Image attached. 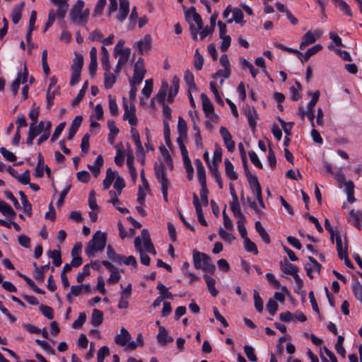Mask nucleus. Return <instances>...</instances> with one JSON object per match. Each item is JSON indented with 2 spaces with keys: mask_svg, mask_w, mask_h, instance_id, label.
Here are the masks:
<instances>
[{
  "mask_svg": "<svg viewBox=\"0 0 362 362\" xmlns=\"http://www.w3.org/2000/svg\"><path fill=\"white\" fill-rule=\"evenodd\" d=\"M179 83L180 79L177 76H175L172 80V86L173 88L169 91L168 95V102L171 103L174 100L175 96L177 94L179 91Z\"/></svg>",
  "mask_w": 362,
  "mask_h": 362,
  "instance_id": "obj_17",
  "label": "nucleus"
},
{
  "mask_svg": "<svg viewBox=\"0 0 362 362\" xmlns=\"http://www.w3.org/2000/svg\"><path fill=\"white\" fill-rule=\"evenodd\" d=\"M250 187L252 188L253 193L258 201L260 209L257 206L255 202H250V208H252L259 216H261L263 214L262 209L265 208V204L262 199V189L259 183L258 182L257 178L256 176H252L251 175Z\"/></svg>",
  "mask_w": 362,
  "mask_h": 362,
  "instance_id": "obj_3",
  "label": "nucleus"
},
{
  "mask_svg": "<svg viewBox=\"0 0 362 362\" xmlns=\"http://www.w3.org/2000/svg\"><path fill=\"white\" fill-rule=\"evenodd\" d=\"M130 339L131 335L129 332L124 327H122L120 330V334L116 335L115 341L117 344L124 346L126 345L128 346Z\"/></svg>",
  "mask_w": 362,
  "mask_h": 362,
  "instance_id": "obj_11",
  "label": "nucleus"
},
{
  "mask_svg": "<svg viewBox=\"0 0 362 362\" xmlns=\"http://www.w3.org/2000/svg\"><path fill=\"white\" fill-rule=\"evenodd\" d=\"M322 49L320 45H315L313 47L309 48L305 53L296 51V54L299 59L303 63L308 61V59L320 50Z\"/></svg>",
  "mask_w": 362,
  "mask_h": 362,
  "instance_id": "obj_9",
  "label": "nucleus"
},
{
  "mask_svg": "<svg viewBox=\"0 0 362 362\" xmlns=\"http://www.w3.org/2000/svg\"><path fill=\"white\" fill-rule=\"evenodd\" d=\"M229 205L235 217L243 216L237 194L233 195V200L229 203Z\"/></svg>",
  "mask_w": 362,
  "mask_h": 362,
  "instance_id": "obj_24",
  "label": "nucleus"
},
{
  "mask_svg": "<svg viewBox=\"0 0 362 362\" xmlns=\"http://www.w3.org/2000/svg\"><path fill=\"white\" fill-rule=\"evenodd\" d=\"M153 90V80H146L145 86L142 89V94L146 98H149Z\"/></svg>",
  "mask_w": 362,
  "mask_h": 362,
  "instance_id": "obj_54",
  "label": "nucleus"
},
{
  "mask_svg": "<svg viewBox=\"0 0 362 362\" xmlns=\"http://www.w3.org/2000/svg\"><path fill=\"white\" fill-rule=\"evenodd\" d=\"M151 37L150 35H146L144 39L139 40L137 43L138 51L142 54L144 52L151 49Z\"/></svg>",
  "mask_w": 362,
  "mask_h": 362,
  "instance_id": "obj_13",
  "label": "nucleus"
},
{
  "mask_svg": "<svg viewBox=\"0 0 362 362\" xmlns=\"http://www.w3.org/2000/svg\"><path fill=\"white\" fill-rule=\"evenodd\" d=\"M76 177L79 182L87 183L90 180V174L86 170L79 171L76 174Z\"/></svg>",
  "mask_w": 362,
  "mask_h": 362,
  "instance_id": "obj_61",
  "label": "nucleus"
},
{
  "mask_svg": "<svg viewBox=\"0 0 362 362\" xmlns=\"http://www.w3.org/2000/svg\"><path fill=\"white\" fill-rule=\"evenodd\" d=\"M42 65L45 74L46 76L49 74L50 70L47 64V51L44 49L42 53Z\"/></svg>",
  "mask_w": 362,
  "mask_h": 362,
  "instance_id": "obj_55",
  "label": "nucleus"
},
{
  "mask_svg": "<svg viewBox=\"0 0 362 362\" xmlns=\"http://www.w3.org/2000/svg\"><path fill=\"white\" fill-rule=\"evenodd\" d=\"M255 230L265 243L269 244L270 243V237L269 234L259 221L255 222Z\"/></svg>",
  "mask_w": 362,
  "mask_h": 362,
  "instance_id": "obj_29",
  "label": "nucleus"
},
{
  "mask_svg": "<svg viewBox=\"0 0 362 362\" xmlns=\"http://www.w3.org/2000/svg\"><path fill=\"white\" fill-rule=\"evenodd\" d=\"M115 178V173L112 171V170L110 168H107V171H106V177L103 182V185L104 189L106 190V189H109V187L112 185V182L114 181Z\"/></svg>",
  "mask_w": 362,
  "mask_h": 362,
  "instance_id": "obj_31",
  "label": "nucleus"
},
{
  "mask_svg": "<svg viewBox=\"0 0 362 362\" xmlns=\"http://www.w3.org/2000/svg\"><path fill=\"white\" fill-rule=\"evenodd\" d=\"M107 255L110 260L118 264L122 262L123 258L122 255L116 253L113 247L110 245L107 247Z\"/></svg>",
  "mask_w": 362,
  "mask_h": 362,
  "instance_id": "obj_30",
  "label": "nucleus"
},
{
  "mask_svg": "<svg viewBox=\"0 0 362 362\" xmlns=\"http://www.w3.org/2000/svg\"><path fill=\"white\" fill-rule=\"evenodd\" d=\"M192 13V14L193 20L197 25L198 29H202L203 21H202V17L198 13H197L196 8L194 6H191L188 10H186L185 11V16L186 21L190 23V21H189V18H190L189 13Z\"/></svg>",
  "mask_w": 362,
  "mask_h": 362,
  "instance_id": "obj_10",
  "label": "nucleus"
},
{
  "mask_svg": "<svg viewBox=\"0 0 362 362\" xmlns=\"http://www.w3.org/2000/svg\"><path fill=\"white\" fill-rule=\"evenodd\" d=\"M125 187V182L124 179L120 177L117 176L116 178V180L114 183V187L117 191L118 194H120L122 192V190Z\"/></svg>",
  "mask_w": 362,
  "mask_h": 362,
  "instance_id": "obj_63",
  "label": "nucleus"
},
{
  "mask_svg": "<svg viewBox=\"0 0 362 362\" xmlns=\"http://www.w3.org/2000/svg\"><path fill=\"white\" fill-rule=\"evenodd\" d=\"M266 308L270 315H274L278 310V304L276 301L273 298H269Z\"/></svg>",
  "mask_w": 362,
  "mask_h": 362,
  "instance_id": "obj_50",
  "label": "nucleus"
},
{
  "mask_svg": "<svg viewBox=\"0 0 362 362\" xmlns=\"http://www.w3.org/2000/svg\"><path fill=\"white\" fill-rule=\"evenodd\" d=\"M184 80L186 83L189 86V90H197V85L194 83V75L189 70H186L185 72Z\"/></svg>",
  "mask_w": 362,
  "mask_h": 362,
  "instance_id": "obj_36",
  "label": "nucleus"
},
{
  "mask_svg": "<svg viewBox=\"0 0 362 362\" xmlns=\"http://www.w3.org/2000/svg\"><path fill=\"white\" fill-rule=\"evenodd\" d=\"M48 256L49 258L52 259L53 264L55 267H59L62 264V260L60 251L57 250H49L48 252Z\"/></svg>",
  "mask_w": 362,
  "mask_h": 362,
  "instance_id": "obj_35",
  "label": "nucleus"
},
{
  "mask_svg": "<svg viewBox=\"0 0 362 362\" xmlns=\"http://www.w3.org/2000/svg\"><path fill=\"white\" fill-rule=\"evenodd\" d=\"M254 305L255 309L259 313H262L263 311V301L256 290L254 291Z\"/></svg>",
  "mask_w": 362,
  "mask_h": 362,
  "instance_id": "obj_44",
  "label": "nucleus"
},
{
  "mask_svg": "<svg viewBox=\"0 0 362 362\" xmlns=\"http://www.w3.org/2000/svg\"><path fill=\"white\" fill-rule=\"evenodd\" d=\"M144 341H143V335L142 333L139 332L136 337V341H130L128 344V349L131 350H135L138 346H143Z\"/></svg>",
  "mask_w": 362,
  "mask_h": 362,
  "instance_id": "obj_45",
  "label": "nucleus"
},
{
  "mask_svg": "<svg viewBox=\"0 0 362 362\" xmlns=\"http://www.w3.org/2000/svg\"><path fill=\"white\" fill-rule=\"evenodd\" d=\"M40 310L42 315L49 320H52L54 318L53 309L51 307L45 305H41L40 306Z\"/></svg>",
  "mask_w": 362,
  "mask_h": 362,
  "instance_id": "obj_52",
  "label": "nucleus"
},
{
  "mask_svg": "<svg viewBox=\"0 0 362 362\" xmlns=\"http://www.w3.org/2000/svg\"><path fill=\"white\" fill-rule=\"evenodd\" d=\"M156 288L159 291L160 297L164 298H169L173 299V294L168 291V288L163 285V284L160 283L158 284Z\"/></svg>",
  "mask_w": 362,
  "mask_h": 362,
  "instance_id": "obj_40",
  "label": "nucleus"
},
{
  "mask_svg": "<svg viewBox=\"0 0 362 362\" xmlns=\"http://www.w3.org/2000/svg\"><path fill=\"white\" fill-rule=\"evenodd\" d=\"M108 102L110 114L112 116H117L119 113V111L116 100L111 95H109Z\"/></svg>",
  "mask_w": 362,
  "mask_h": 362,
  "instance_id": "obj_43",
  "label": "nucleus"
},
{
  "mask_svg": "<svg viewBox=\"0 0 362 362\" xmlns=\"http://www.w3.org/2000/svg\"><path fill=\"white\" fill-rule=\"evenodd\" d=\"M350 219L349 221L353 223H358L362 221V211L359 210L352 209L349 212Z\"/></svg>",
  "mask_w": 362,
  "mask_h": 362,
  "instance_id": "obj_46",
  "label": "nucleus"
},
{
  "mask_svg": "<svg viewBox=\"0 0 362 362\" xmlns=\"http://www.w3.org/2000/svg\"><path fill=\"white\" fill-rule=\"evenodd\" d=\"M158 341L161 345H166L169 342H172L173 341V338L172 337L168 336V332L165 328L163 326L159 327V332L157 335Z\"/></svg>",
  "mask_w": 362,
  "mask_h": 362,
  "instance_id": "obj_16",
  "label": "nucleus"
},
{
  "mask_svg": "<svg viewBox=\"0 0 362 362\" xmlns=\"http://www.w3.org/2000/svg\"><path fill=\"white\" fill-rule=\"evenodd\" d=\"M90 265L89 264H86L83 267V272H78L77 276H76V281L78 283H81L83 281L84 278L86 276H88L90 274Z\"/></svg>",
  "mask_w": 362,
  "mask_h": 362,
  "instance_id": "obj_58",
  "label": "nucleus"
},
{
  "mask_svg": "<svg viewBox=\"0 0 362 362\" xmlns=\"http://www.w3.org/2000/svg\"><path fill=\"white\" fill-rule=\"evenodd\" d=\"M163 127H164V139L166 143V145L168 148H171L173 146V144L170 141V130L168 121H163Z\"/></svg>",
  "mask_w": 362,
  "mask_h": 362,
  "instance_id": "obj_42",
  "label": "nucleus"
},
{
  "mask_svg": "<svg viewBox=\"0 0 362 362\" xmlns=\"http://www.w3.org/2000/svg\"><path fill=\"white\" fill-rule=\"evenodd\" d=\"M301 89V85L298 81H296L295 86L291 87V98L293 101H296L300 98L299 90Z\"/></svg>",
  "mask_w": 362,
  "mask_h": 362,
  "instance_id": "obj_39",
  "label": "nucleus"
},
{
  "mask_svg": "<svg viewBox=\"0 0 362 362\" xmlns=\"http://www.w3.org/2000/svg\"><path fill=\"white\" fill-rule=\"evenodd\" d=\"M154 170L156 179L160 183L161 186L168 185L169 180L167 177L164 165L163 163H155Z\"/></svg>",
  "mask_w": 362,
  "mask_h": 362,
  "instance_id": "obj_7",
  "label": "nucleus"
},
{
  "mask_svg": "<svg viewBox=\"0 0 362 362\" xmlns=\"http://www.w3.org/2000/svg\"><path fill=\"white\" fill-rule=\"evenodd\" d=\"M316 41V37L314 33L311 31H308L302 37L301 42L300 44V49H304L307 46L314 43Z\"/></svg>",
  "mask_w": 362,
  "mask_h": 362,
  "instance_id": "obj_20",
  "label": "nucleus"
},
{
  "mask_svg": "<svg viewBox=\"0 0 362 362\" xmlns=\"http://www.w3.org/2000/svg\"><path fill=\"white\" fill-rule=\"evenodd\" d=\"M103 158L102 155H99L96 158L94 165H88V169L91 171L95 177H97L99 175L100 173V168L103 165Z\"/></svg>",
  "mask_w": 362,
  "mask_h": 362,
  "instance_id": "obj_14",
  "label": "nucleus"
},
{
  "mask_svg": "<svg viewBox=\"0 0 362 362\" xmlns=\"http://www.w3.org/2000/svg\"><path fill=\"white\" fill-rule=\"evenodd\" d=\"M0 153L2 154L3 157L8 161H15L16 160V156L11 151L7 150L5 147L0 148Z\"/></svg>",
  "mask_w": 362,
  "mask_h": 362,
  "instance_id": "obj_56",
  "label": "nucleus"
},
{
  "mask_svg": "<svg viewBox=\"0 0 362 362\" xmlns=\"http://www.w3.org/2000/svg\"><path fill=\"white\" fill-rule=\"evenodd\" d=\"M177 132L179 134H182V136H185V134H187V123L181 116H180L178 118Z\"/></svg>",
  "mask_w": 362,
  "mask_h": 362,
  "instance_id": "obj_49",
  "label": "nucleus"
},
{
  "mask_svg": "<svg viewBox=\"0 0 362 362\" xmlns=\"http://www.w3.org/2000/svg\"><path fill=\"white\" fill-rule=\"evenodd\" d=\"M195 60H194V67L195 69H197V70H201L202 69V66H203V64H204V57H202V55H201L198 51V49H197L195 51Z\"/></svg>",
  "mask_w": 362,
  "mask_h": 362,
  "instance_id": "obj_59",
  "label": "nucleus"
},
{
  "mask_svg": "<svg viewBox=\"0 0 362 362\" xmlns=\"http://www.w3.org/2000/svg\"><path fill=\"white\" fill-rule=\"evenodd\" d=\"M44 126L45 124L42 121H40L37 125H36V123H30L29 132L37 136L42 132Z\"/></svg>",
  "mask_w": 362,
  "mask_h": 362,
  "instance_id": "obj_38",
  "label": "nucleus"
},
{
  "mask_svg": "<svg viewBox=\"0 0 362 362\" xmlns=\"http://www.w3.org/2000/svg\"><path fill=\"white\" fill-rule=\"evenodd\" d=\"M237 227L238 230L241 235V237L244 239V247L245 249L249 252V238L247 237V229L245 226V222L246 221L245 217L240 216L237 217Z\"/></svg>",
  "mask_w": 362,
  "mask_h": 362,
  "instance_id": "obj_5",
  "label": "nucleus"
},
{
  "mask_svg": "<svg viewBox=\"0 0 362 362\" xmlns=\"http://www.w3.org/2000/svg\"><path fill=\"white\" fill-rule=\"evenodd\" d=\"M193 263L197 269H202L204 272L214 274L216 271L215 265L211 262V257L197 250H193Z\"/></svg>",
  "mask_w": 362,
  "mask_h": 362,
  "instance_id": "obj_2",
  "label": "nucleus"
},
{
  "mask_svg": "<svg viewBox=\"0 0 362 362\" xmlns=\"http://www.w3.org/2000/svg\"><path fill=\"white\" fill-rule=\"evenodd\" d=\"M83 66V57L81 54L75 53V58L73 59L71 66V71H81Z\"/></svg>",
  "mask_w": 362,
  "mask_h": 362,
  "instance_id": "obj_25",
  "label": "nucleus"
},
{
  "mask_svg": "<svg viewBox=\"0 0 362 362\" xmlns=\"http://www.w3.org/2000/svg\"><path fill=\"white\" fill-rule=\"evenodd\" d=\"M168 88L169 86L168 83L165 81H162L161 86L156 96V98L161 105H164V103H165V100Z\"/></svg>",
  "mask_w": 362,
  "mask_h": 362,
  "instance_id": "obj_19",
  "label": "nucleus"
},
{
  "mask_svg": "<svg viewBox=\"0 0 362 362\" xmlns=\"http://www.w3.org/2000/svg\"><path fill=\"white\" fill-rule=\"evenodd\" d=\"M129 11V0H119V11L117 18L119 21H124Z\"/></svg>",
  "mask_w": 362,
  "mask_h": 362,
  "instance_id": "obj_12",
  "label": "nucleus"
},
{
  "mask_svg": "<svg viewBox=\"0 0 362 362\" xmlns=\"http://www.w3.org/2000/svg\"><path fill=\"white\" fill-rule=\"evenodd\" d=\"M203 277L206 283L209 291L210 292L211 295L213 297H216L218 295V291L215 288V284H216L215 279L212 278L211 276H210L207 274H204Z\"/></svg>",
  "mask_w": 362,
  "mask_h": 362,
  "instance_id": "obj_22",
  "label": "nucleus"
},
{
  "mask_svg": "<svg viewBox=\"0 0 362 362\" xmlns=\"http://www.w3.org/2000/svg\"><path fill=\"white\" fill-rule=\"evenodd\" d=\"M201 100L202 103L203 111L206 117L213 119V117H216L214 112V107L209 98L205 93L201 94Z\"/></svg>",
  "mask_w": 362,
  "mask_h": 362,
  "instance_id": "obj_4",
  "label": "nucleus"
},
{
  "mask_svg": "<svg viewBox=\"0 0 362 362\" xmlns=\"http://www.w3.org/2000/svg\"><path fill=\"white\" fill-rule=\"evenodd\" d=\"M146 72L145 68L134 67V76L132 78L129 79V82L137 85L140 84L145 76Z\"/></svg>",
  "mask_w": 362,
  "mask_h": 362,
  "instance_id": "obj_15",
  "label": "nucleus"
},
{
  "mask_svg": "<svg viewBox=\"0 0 362 362\" xmlns=\"http://www.w3.org/2000/svg\"><path fill=\"white\" fill-rule=\"evenodd\" d=\"M159 150L162 154V156L164 159V160L166 162L168 166L169 167L170 169H173V159L171 158V156L170 154V153L168 152V151L167 150V148L163 146V145H161L160 147H159Z\"/></svg>",
  "mask_w": 362,
  "mask_h": 362,
  "instance_id": "obj_34",
  "label": "nucleus"
},
{
  "mask_svg": "<svg viewBox=\"0 0 362 362\" xmlns=\"http://www.w3.org/2000/svg\"><path fill=\"white\" fill-rule=\"evenodd\" d=\"M281 266L283 272L286 274L293 276L298 272V268L296 265L288 262L287 260H285L284 264L281 262Z\"/></svg>",
  "mask_w": 362,
  "mask_h": 362,
  "instance_id": "obj_26",
  "label": "nucleus"
},
{
  "mask_svg": "<svg viewBox=\"0 0 362 362\" xmlns=\"http://www.w3.org/2000/svg\"><path fill=\"white\" fill-rule=\"evenodd\" d=\"M70 18L74 23H78L81 24H84L83 18H82L83 14L82 11H70Z\"/></svg>",
  "mask_w": 362,
  "mask_h": 362,
  "instance_id": "obj_51",
  "label": "nucleus"
},
{
  "mask_svg": "<svg viewBox=\"0 0 362 362\" xmlns=\"http://www.w3.org/2000/svg\"><path fill=\"white\" fill-rule=\"evenodd\" d=\"M116 82V76L110 71H105L104 74V86L106 89H110Z\"/></svg>",
  "mask_w": 362,
  "mask_h": 362,
  "instance_id": "obj_32",
  "label": "nucleus"
},
{
  "mask_svg": "<svg viewBox=\"0 0 362 362\" xmlns=\"http://www.w3.org/2000/svg\"><path fill=\"white\" fill-rule=\"evenodd\" d=\"M130 54H131V49L129 47L124 48V51H122V52H119L118 54V55H119V58L118 60V61H119V64H125L129 59Z\"/></svg>",
  "mask_w": 362,
  "mask_h": 362,
  "instance_id": "obj_57",
  "label": "nucleus"
},
{
  "mask_svg": "<svg viewBox=\"0 0 362 362\" xmlns=\"http://www.w3.org/2000/svg\"><path fill=\"white\" fill-rule=\"evenodd\" d=\"M110 354V349L107 346H104L101 347L97 353L98 362H103L105 356Z\"/></svg>",
  "mask_w": 362,
  "mask_h": 362,
  "instance_id": "obj_53",
  "label": "nucleus"
},
{
  "mask_svg": "<svg viewBox=\"0 0 362 362\" xmlns=\"http://www.w3.org/2000/svg\"><path fill=\"white\" fill-rule=\"evenodd\" d=\"M222 160V149L219 145H215V150L214 151V158L211 164L217 165L221 163Z\"/></svg>",
  "mask_w": 362,
  "mask_h": 362,
  "instance_id": "obj_41",
  "label": "nucleus"
},
{
  "mask_svg": "<svg viewBox=\"0 0 362 362\" xmlns=\"http://www.w3.org/2000/svg\"><path fill=\"white\" fill-rule=\"evenodd\" d=\"M219 133L224 141V144L226 145L228 151L229 152H233L235 150V143L232 140L231 134L227 128L224 127H221L219 130Z\"/></svg>",
  "mask_w": 362,
  "mask_h": 362,
  "instance_id": "obj_8",
  "label": "nucleus"
},
{
  "mask_svg": "<svg viewBox=\"0 0 362 362\" xmlns=\"http://www.w3.org/2000/svg\"><path fill=\"white\" fill-rule=\"evenodd\" d=\"M89 138H90V135L89 134H86L83 138H82V141H81V152L83 153H87L88 149H89Z\"/></svg>",
  "mask_w": 362,
  "mask_h": 362,
  "instance_id": "obj_60",
  "label": "nucleus"
},
{
  "mask_svg": "<svg viewBox=\"0 0 362 362\" xmlns=\"http://www.w3.org/2000/svg\"><path fill=\"white\" fill-rule=\"evenodd\" d=\"M0 212H1L5 216L11 219H13L16 216V214L12 207L4 201H0Z\"/></svg>",
  "mask_w": 362,
  "mask_h": 362,
  "instance_id": "obj_18",
  "label": "nucleus"
},
{
  "mask_svg": "<svg viewBox=\"0 0 362 362\" xmlns=\"http://www.w3.org/2000/svg\"><path fill=\"white\" fill-rule=\"evenodd\" d=\"M225 171L226 175L229 177V179L232 180H235L238 179V175L234 171L233 165L228 159H225Z\"/></svg>",
  "mask_w": 362,
  "mask_h": 362,
  "instance_id": "obj_28",
  "label": "nucleus"
},
{
  "mask_svg": "<svg viewBox=\"0 0 362 362\" xmlns=\"http://www.w3.org/2000/svg\"><path fill=\"white\" fill-rule=\"evenodd\" d=\"M124 119H127L129 124L132 126H135L137 124L138 119L136 115V108L134 104H131L129 107L127 103L124 104Z\"/></svg>",
  "mask_w": 362,
  "mask_h": 362,
  "instance_id": "obj_6",
  "label": "nucleus"
},
{
  "mask_svg": "<svg viewBox=\"0 0 362 362\" xmlns=\"http://www.w3.org/2000/svg\"><path fill=\"white\" fill-rule=\"evenodd\" d=\"M243 18V11L238 8H235L233 10V18L228 19L227 23H231L233 21H235V23H240L242 22Z\"/></svg>",
  "mask_w": 362,
  "mask_h": 362,
  "instance_id": "obj_37",
  "label": "nucleus"
},
{
  "mask_svg": "<svg viewBox=\"0 0 362 362\" xmlns=\"http://www.w3.org/2000/svg\"><path fill=\"white\" fill-rule=\"evenodd\" d=\"M24 6L25 3L22 1L19 5L13 8L11 13V19L14 24H17L20 21Z\"/></svg>",
  "mask_w": 362,
  "mask_h": 362,
  "instance_id": "obj_23",
  "label": "nucleus"
},
{
  "mask_svg": "<svg viewBox=\"0 0 362 362\" xmlns=\"http://www.w3.org/2000/svg\"><path fill=\"white\" fill-rule=\"evenodd\" d=\"M336 245H337V251L340 259H343L344 257V253L347 254V243L345 245L344 249L342 246V240L340 234L336 235Z\"/></svg>",
  "mask_w": 362,
  "mask_h": 362,
  "instance_id": "obj_27",
  "label": "nucleus"
},
{
  "mask_svg": "<svg viewBox=\"0 0 362 362\" xmlns=\"http://www.w3.org/2000/svg\"><path fill=\"white\" fill-rule=\"evenodd\" d=\"M353 293L355 298L362 302V286L358 281H356L352 286Z\"/></svg>",
  "mask_w": 362,
  "mask_h": 362,
  "instance_id": "obj_48",
  "label": "nucleus"
},
{
  "mask_svg": "<svg viewBox=\"0 0 362 362\" xmlns=\"http://www.w3.org/2000/svg\"><path fill=\"white\" fill-rule=\"evenodd\" d=\"M209 86H210V89L212 91V93H214V97H215V100L216 101L221 105H224V103H223V100H222L219 93H218V90L216 88V83L214 81H211L210 83H209Z\"/></svg>",
  "mask_w": 362,
  "mask_h": 362,
  "instance_id": "obj_47",
  "label": "nucleus"
},
{
  "mask_svg": "<svg viewBox=\"0 0 362 362\" xmlns=\"http://www.w3.org/2000/svg\"><path fill=\"white\" fill-rule=\"evenodd\" d=\"M209 170L212 175L214 177L216 182H217L218 187L222 189L223 187V185L221 180V175L218 171V166L214 164L210 165Z\"/></svg>",
  "mask_w": 362,
  "mask_h": 362,
  "instance_id": "obj_33",
  "label": "nucleus"
},
{
  "mask_svg": "<svg viewBox=\"0 0 362 362\" xmlns=\"http://www.w3.org/2000/svg\"><path fill=\"white\" fill-rule=\"evenodd\" d=\"M18 243L25 247V248H30V239L29 237L24 234H21L18 238Z\"/></svg>",
  "mask_w": 362,
  "mask_h": 362,
  "instance_id": "obj_64",
  "label": "nucleus"
},
{
  "mask_svg": "<svg viewBox=\"0 0 362 362\" xmlns=\"http://www.w3.org/2000/svg\"><path fill=\"white\" fill-rule=\"evenodd\" d=\"M337 5L338 7L344 11L348 16L351 17L352 16V12L351 11L350 6L344 1L340 0Z\"/></svg>",
  "mask_w": 362,
  "mask_h": 362,
  "instance_id": "obj_62",
  "label": "nucleus"
},
{
  "mask_svg": "<svg viewBox=\"0 0 362 362\" xmlns=\"http://www.w3.org/2000/svg\"><path fill=\"white\" fill-rule=\"evenodd\" d=\"M106 242L107 234L100 230L96 231L86 247V254L89 257H93L95 252L104 250Z\"/></svg>",
  "mask_w": 362,
  "mask_h": 362,
  "instance_id": "obj_1",
  "label": "nucleus"
},
{
  "mask_svg": "<svg viewBox=\"0 0 362 362\" xmlns=\"http://www.w3.org/2000/svg\"><path fill=\"white\" fill-rule=\"evenodd\" d=\"M103 321V313L98 309H93L91 317H90V323L95 326H100Z\"/></svg>",
  "mask_w": 362,
  "mask_h": 362,
  "instance_id": "obj_21",
  "label": "nucleus"
}]
</instances>
